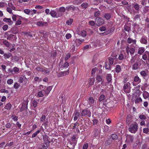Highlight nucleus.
Instances as JSON below:
<instances>
[{
  "label": "nucleus",
  "instance_id": "obj_1",
  "mask_svg": "<svg viewBox=\"0 0 149 149\" xmlns=\"http://www.w3.org/2000/svg\"><path fill=\"white\" fill-rule=\"evenodd\" d=\"M138 126L136 122H134L130 125L128 128L129 131L132 133H135L138 131Z\"/></svg>",
  "mask_w": 149,
  "mask_h": 149
},
{
  "label": "nucleus",
  "instance_id": "obj_2",
  "mask_svg": "<svg viewBox=\"0 0 149 149\" xmlns=\"http://www.w3.org/2000/svg\"><path fill=\"white\" fill-rule=\"evenodd\" d=\"M131 84L130 82H127L126 84H124L123 86V89L124 92L126 93H129L131 90Z\"/></svg>",
  "mask_w": 149,
  "mask_h": 149
},
{
  "label": "nucleus",
  "instance_id": "obj_3",
  "mask_svg": "<svg viewBox=\"0 0 149 149\" xmlns=\"http://www.w3.org/2000/svg\"><path fill=\"white\" fill-rule=\"evenodd\" d=\"M91 113L90 110L88 109H83L81 111V116H87L90 117L91 116Z\"/></svg>",
  "mask_w": 149,
  "mask_h": 149
},
{
  "label": "nucleus",
  "instance_id": "obj_4",
  "mask_svg": "<svg viewBox=\"0 0 149 149\" xmlns=\"http://www.w3.org/2000/svg\"><path fill=\"white\" fill-rule=\"evenodd\" d=\"M95 100L91 97H89L87 100V103L86 106L88 108H90L91 107H93L95 105Z\"/></svg>",
  "mask_w": 149,
  "mask_h": 149
},
{
  "label": "nucleus",
  "instance_id": "obj_5",
  "mask_svg": "<svg viewBox=\"0 0 149 149\" xmlns=\"http://www.w3.org/2000/svg\"><path fill=\"white\" fill-rule=\"evenodd\" d=\"M40 119V122H44L42 125L46 127L47 126L49 122L48 119L46 118V116L44 115H42Z\"/></svg>",
  "mask_w": 149,
  "mask_h": 149
},
{
  "label": "nucleus",
  "instance_id": "obj_6",
  "mask_svg": "<svg viewBox=\"0 0 149 149\" xmlns=\"http://www.w3.org/2000/svg\"><path fill=\"white\" fill-rule=\"evenodd\" d=\"M141 80L137 76H135L134 78L133 81L132 82V85L135 86L141 82Z\"/></svg>",
  "mask_w": 149,
  "mask_h": 149
},
{
  "label": "nucleus",
  "instance_id": "obj_7",
  "mask_svg": "<svg viewBox=\"0 0 149 149\" xmlns=\"http://www.w3.org/2000/svg\"><path fill=\"white\" fill-rule=\"evenodd\" d=\"M28 102V101L27 99L26 100H24L22 104V107L20 109V112H22L24 110L27 109V105Z\"/></svg>",
  "mask_w": 149,
  "mask_h": 149
},
{
  "label": "nucleus",
  "instance_id": "obj_8",
  "mask_svg": "<svg viewBox=\"0 0 149 149\" xmlns=\"http://www.w3.org/2000/svg\"><path fill=\"white\" fill-rule=\"evenodd\" d=\"M6 39L12 42H15L16 41V36L13 34H8L7 36Z\"/></svg>",
  "mask_w": 149,
  "mask_h": 149
},
{
  "label": "nucleus",
  "instance_id": "obj_9",
  "mask_svg": "<svg viewBox=\"0 0 149 149\" xmlns=\"http://www.w3.org/2000/svg\"><path fill=\"white\" fill-rule=\"evenodd\" d=\"M95 22L96 23V24L99 26L104 23V20L100 17H97L95 19Z\"/></svg>",
  "mask_w": 149,
  "mask_h": 149
},
{
  "label": "nucleus",
  "instance_id": "obj_10",
  "mask_svg": "<svg viewBox=\"0 0 149 149\" xmlns=\"http://www.w3.org/2000/svg\"><path fill=\"white\" fill-rule=\"evenodd\" d=\"M88 30L91 31V32L92 33H93V31L91 30L90 29H87L86 30H83L81 31H80L79 32V34L81 36L83 37H86L87 35H88L87 33V31H88Z\"/></svg>",
  "mask_w": 149,
  "mask_h": 149
},
{
  "label": "nucleus",
  "instance_id": "obj_11",
  "mask_svg": "<svg viewBox=\"0 0 149 149\" xmlns=\"http://www.w3.org/2000/svg\"><path fill=\"white\" fill-rule=\"evenodd\" d=\"M49 14L52 16L57 18L62 16L63 14V13H59L57 15L56 12L54 10H51L49 13Z\"/></svg>",
  "mask_w": 149,
  "mask_h": 149
},
{
  "label": "nucleus",
  "instance_id": "obj_12",
  "mask_svg": "<svg viewBox=\"0 0 149 149\" xmlns=\"http://www.w3.org/2000/svg\"><path fill=\"white\" fill-rule=\"evenodd\" d=\"M147 40V37L146 36H143L141 37L140 41L141 44L147 45L148 44V41Z\"/></svg>",
  "mask_w": 149,
  "mask_h": 149
},
{
  "label": "nucleus",
  "instance_id": "obj_13",
  "mask_svg": "<svg viewBox=\"0 0 149 149\" xmlns=\"http://www.w3.org/2000/svg\"><path fill=\"white\" fill-rule=\"evenodd\" d=\"M49 145L45 143H42L38 146V149H47Z\"/></svg>",
  "mask_w": 149,
  "mask_h": 149
},
{
  "label": "nucleus",
  "instance_id": "obj_14",
  "mask_svg": "<svg viewBox=\"0 0 149 149\" xmlns=\"http://www.w3.org/2000/svg\"><path fill=\"white\" fill-rule=\"evenodd\" d=\"M84 39L80 40L79 39H77L75 40H73V42L75 43L76 46L79 47L84 41Z\"/></svg>",
  "mask_w": 149,
  "mask_h": 149
},
{
  "label": "nucleus",
  "instance_id": "obj_15",
  "mask_svg": "<svg viewBox=\"0 0 149 149\" xmlns=\"http://www.w3.org/2000/svg\"><path fill=\"white\" fill-rule=\"evenodd\" d=\"M51 89V87H48L42 90L45 95L47 96L48 95Z\"/></svg>",
  "mask_w": 149,
  "mask_h": 149
},
{
  "label": "nucleus",
  "instance_id": "obj_16",
  "mask_svg": "<svg viewBox=\"0 0 149 149\" xmlns=\"http://www.w3.org/2000/svg\"><path fill=\"white\" fill-rule=\"evenodd\" d=\"M49 136L46 134L43 136V140L44 143L49 145L50 141L48 140Z\"/></svg>",
  "mask_w": 149,
  "mask_h": 149
},
{
  "label": "nucleus",
  "instance_id": "obj_17",
  "mask_svg": "<svg viewBox=\"0 0 149 149\" xmlns=\"http://www.w3.org/2000/svg\"><path fill=\"white\" fill-rule=\"evenodd\" d=\"M3 21L5 22H7L9 25H12L13 24V22L10 18H4Z\"/></svg>",
  "mask_w": 149,
  "mask_h": 149
},
{
  "label": "nucleus",
  "instance_id": "obj_18",
  "mask_svg": "<svg viewBox=\"0 0 149 149\" xmlns=\"http://www.w3.org/2000/svg\"><path fill=\"white\" fill-rule=\"evenodd\" d=\"M106 79L108 82V84L111 83L112 80V76L111 74H107L106 76Z\"/></svg>",
  "mask_w": 149,
  "mask_h": 149
},
{
  "label": "nucleus",
  "instance_id": "obj_19",
  "mask_svg": "<svg viewBox=\"0 0 149 149\" xmlns=\"http://www.w3.org/2000/svg\"><path fill=\"white\" fill-rule=\"evenodd\" d=\"M136 40L135 39L133 40L130 37L128 38L127 39V42L129 44L132 43L133 44L136 45Z\"/></svg>",
  "mask_w": 149,
  "mask_h": 149
},
{
  "label": "nucleus",
  "instance_id": "obj_20",
  "mask_svg": "<svg viewBox=\"0 0 149 149\" xmlns=\"http://www.w3.org/2000/svg\"><path fill=\"white\" fill-rule=\"evenodd\" d=\"M36 24L39 26H47V23L46 22L39 21L37 22Z\"/></svg>",
  "mask_w": 149,
  "mask_h": 149
},
{
  "label": "nucleus",
  "instance_id": "obj_21",
  "mask_svg": "<svg viewBox=\"0 0 149 149\" xmlns=\"http://www.w3.org/2000/svg\"><path fill=\"white\" fill-rule=\"evenodd\" d=\"M74 121L78 119V117L80 116L81 115L79 112L78 111H76L74 113Z\"/></svg>",
  "mask_w": 149,
  "mask_h": 149
},
{
  "label": "nucleus",
  "instance_id": "obj_22",
  "mask_svg": "<svg viewBox=\"0 0 149 149\" xmlns=\"http://www.w3.org/2000/svg\"><path fill=\"white\" fill-rule=\"evenodd\" d=\"M145 49L144 48L141 47L139 48L138 54L140 55L142 54L145 52Z\"/></svg>",
  "mask_w": 149,
  "mask_h": 149
},
{
  "label": "nucleus",
  "instance_id": "obj_23",
  "mask_svg": "<svg viewBox=\"0 0 149 149\" xmlns=\"http://www.w3.org/2000/svg\"><path fill=\"white\" fill-rule=\"evenodd\" d=\"M139 68L140 66L138 63L136 62L132 65V68L133 70H136L139 69Z\"/></svg>",
  "mask_w": 149,
  "mask_h": 149
},
{
  "label": "nucleus",
  "instance_id": "obj_24",
  "mask_svg": "<svg viewBox=\"0 0 149 149\" xmlns=\"http://www.w3.org/2000/svg\"><path fill=\"white\" fill-rule=\"evenodd\" d=\"M111 17V15L110 13H105L104 14L103 17L107 20L109 19Z\"/></svg>",
  "mask_w": 149,
  "mask_h": 149
},
{
  "label": "nucleus",
  "instance_id": "obj_25",
  "mask_svg": "<svg viewBox=\"0 0 149 149\" xmlns=\"http://www.w3.org/2000/svg\"><path fill=\"white\" fill-rule=\"evenodd\" d=\"M3 56L4 57V58L5 59H7L9 58L10 57L12 56L11 54L10 53H4Z\"/></svg>",
  "mask_w": 149,
  "mask_h": 149
},
{
  "label": "nucleus",
  "instance_id": "obj_26",
  "mask_svg": "<svg viewBox=\"0 0 149 149\" xmlns=\"http://www.w3.org/2000/svg\"><path fill=\"white\" fill-rule=\"evenodd\" d=\"M133 6L134 9L137 11L136 12L139 13L140 8L139 5L138 4L136 3Z\"/></svg>",
  "mask_w": 149,
  "mask_h": 149
},
{
  "label": "nucleus",
  "instance_id": "obj_27",
  "mask_svg": "<svg viewBox=\"0 0 149 149\" xmlns=\"http://www.w3.org/2000/svg\"><path fill=\"white\" fill-rule=\"evenodd\" d=\"M94 16L95 17H98L100 14V11L97 9H94Z\"/></svg>",
  "mask_w": 149,
  "mask_h": 149
},
{
  "label": "nucleus",
  "instance_id": "obj_28",
  "mask_svg": "<svg viewBox=\"0 0 149 149\" xmlns=\"http://www.w3.org/2000/svg\"><path fill=\"white\" fill-rule=\"evenodd\" d=\"M142 95L143 98L145 99H146L149 97V93L146 91L143 92Z\"/></svg>",
  "mask_w": 149,
  "mask_h": 149
},
{
  "label": "nucleus",
  "instance_id": "obj_29",
  "mask_svg": "<svg viewBox=\"0 0 149 149\" xmlns=\"http://www.w3.org/2000/svg\"><path fill=\"white\" fill-rule=\"evenodd\" d=\"M116 72L117 73H119L120 72L121 70V68L120 65H117L116 66L115 68Z\"/></svg>",
  "mask_w": 149,
  "mask_h": 149
},
{
  "label": "nucleus",
  "instance_id": "obj_30",
  "mask_svg": "<svg viewBox=\"0 0 149 149\" xmlns=\"http://www.w3.org/2000/svg\"><path fill=\"white\" fill-rule=\"evenodd\" d=\"M132 45H131L130 48H129V52L130 54L131 55L133 54L135 51V48L134 47H134H131V46Z\"/></svg>",
  "mask_w": 149,
  "mask_h": 149
},
{
  "label": "nucleus",
  "instance_id": "obj_31",
  "mask_svg": "<svg viewBox=\"0 0 149 149\" xmlns=\"http://www.w3.org/2000/svg\"><path fill=\"white\" fill-rule=\"evenodd\" d=\"M142 102V99L141 97H136L135 99V103L136 104H138Z\"/></svg>",
  "mask_w": 149,
  "mask_h": 149
},
{
  "label": "nucleus",
  "instance_id": "obj_32",
  "mask_svg": "<svg viewBox=\"0 0 149 149\" xmlns=\"http://www.w3.org/2000/svg\"><path fill=\"white\" fill-rule=\"evenodd\" d=\"M139 118L142 120H145L146 118V115L143 114V113L140 114L139 116Z\"/></svg>",
  "mask_w": 149,
  "mask_h": 149
},
{
  "label": "nucleus",
  "instance_id": "obj_33",
  "mask_svg": "<svg viewBox=\"0 0 149 149\" xmlns=\"http://www.w3.org/2000/svg\"><path fill=\"white\" fill-rule=\"evenodd\" d=\"M12 107V105L10 103H7L4 107V108L7 110L10 109Z\"/></svg>",
  "mask_w": 149,
  "mask_h": 149
},
{
  "label": "nucleus",
  "instance_id": "obj_34",
  "mask_svg": "<svg viewBox=\"0 0 149 149\" xmlns=\"http://www.w3.org/2000/svg\"><path fill=\"white\" fill-rule=\"evenodd\" d=\"M124 29L125 31L129 32L131 29L130 27L127 24H125L124 26Z\"/></svg>",
  "mask_w": 149,
  "mask_h": 149
},
{
  "label": "nucleus",
  "instance_id": "obj_35",
  "mask_svg": "<svg viewBox=\"0 0 149 149\" xmlns=\"http://www.w3.org/2000/svg\"><path fill=\"white\" fill-rule=\"evenodd\" d=\"M149 10V6H145L143 8V12L144 14L147 13Z\"/></svg>",
  "mask_w": 149,
  "mask_h": 149
},
{
  "label": "nucleus",
  "instance_id": "obj_36",
  "mask_svg": "<svg viewBox=\"0 0 149 149\" xmlns=\"http://www.w3.org/2000/svg\"><path fill=\"white\" fill-rule=\"evenodd\" d=\"M140 74L143 78L145 77L147 75V72L144 70H143L141 71L140 72Z\"/></svg>",
  "mask_w": 149,
  "mask_h": 149
},
{
  "label": "nucleus",
  "instance_id": "obj_37",
  "mask_svg": "<svg viewBox=\"0 0 149 149\" xmlns=\"http://www.w3.org/2000/svg\"><path fill=\"white\" fill-rule=\"evenodd\" d=\"M140 91L139 90H136L134 93V95L135 98L139 97L140 95Z\"/></svg>",
  "mask_w": 149,
  "mask_h": 149
},
{
  "label": "nucleus",
  "instance_id": "obj_38",
  "mask_svg": "<svg viewBox=\"0 0 149 149\" xmlns=\"http://www.w3.org/2000/svg\"><path fill=\"white\" fill-rule=\"evenodd\" d=\"M75 9V7L73 6H69L66 8V10L68 11H70L71 10H73Z\"/></svg>",
  "mask_w": 149,
  "mask_h": 149
},
{
  "label": "nucleus",
  "instance_id": "obj_39",
  "mask_svg": "<svg viewBox=\"0 0 149 149\" xmlns=\"http://www.w3.org/2000/svg\"><path fill=\"white\" fill-rule=\"evenodd\" d=\"M118 58L119 60L122 61L125 59L123 54L122 53H120L118 55Z\"/></svg>",
  "mask_w": 149,
  "mask_h": 149
},
{
  "label": "nucleus",
  "instance_id": "obj_40",
  "mask_svg": "<svg viewBox=\"0 0 149 149\" xmlns=\"http://www.w3.org/2000/svg\"><path fill=\"white\" fill-rule=\"evenodd\" d=\"M108 59L109 62V64L110 65H112L114 63V59L112 57H109L108 58Z\"/></svg>",
  "mask_w": 149,
  "mask_h": 149
},
{
  "label": "nucleus",
  "instance_id": "obj_41",
  "mask_svg": "<svg viewBox=\"0 0 149 149\" xmlns=\"http://www.w3.org/2000/svg\"><path fill=\"white\" fill-rule=\"evenodd\" d=\"M73 20L72 18L69 19L66 21V24L68 25H71L73 22Z\"/></svg>",
  "mask_w": 149,
  "mask_h": 149
},
{
  "label": "nucleus",
  "instance_id": "obj_42",
  "mask_svg": "<svg viewBox=\"0 0 149 149\" xmlns=\"http://www.w3.org/2000/svg\"><path fill=\"white\" fill-rule=\"evenodd\" d=\"M3 43L5 46L8 47H9L10 45L9 42L6 40H4Z\"/></svg>",
  "mask_w": 149,
  "mask_h": 149
},
{
  "label": "nucleus",
  "instance_id": "obj_43",
  "mask_svg": "<svg viewBox=\"0 0 149 149\" xmlns=\"http://www.w3.org/2000/svg\"><path fill=\"white\" fill-rule=\"evenodd\" d=\"M41 130H38L36 132H34L32 136V138H33L36 136L39 133Z\"/></svg>",
  "mask_w": 149,
  "mask_h": 149
},
{
  "label": "nucleus",
  "instance_id": "obj_44",
  "mask_svg": "<svg viewBox=\"0 0 149 149\" xmlns=\"http://www.w3.org/2000/svg\"><path fill=\"white\" fill-rule=\"evenodd\" d=\"M96 80L97 81L99 82H101L102 81V76L100 75H97L96 77Z\"/></svg>",
  "mask_w": 149,
  "mask_h": 149
},
{
  "label": "nucleus",
  "instance_id": "obj_45",
  "mask_svg": "<svg viewBox=\"0 0 149 149\" xmlns=\"http://www.w3.org/2000/svg\"><path fill=\"white\" fill-rule=\"evenodd\" d=\"M111 65H110V64L106 62L105 63V68L107 70L111 69Z\"/></svg>",
  "mask_w": 149,
  "mask_h": 149
},
{
  "label": "nucleus",
  "instance_id": "obj_46",
  "mask_svg": "<svg viewBox=\"0 0 149 149\" xmlns=\"http://www.w3.org/2000/svg\"><path fill=\"white\" fill-rule=\"evenodd\" d=\"M25 79H26V77L24 76L20 77H19L18 82L20 83H22L24 80Z\"/></svg>",
  "mask_w": 149,
  "mask_h": 149
},
{
  "label": "nucleus",
  "instance_id": "obj_47",
  "mask_svg": "<svg viewBox=\"0 0 149 149\" xmlns=\"http://www.w3.org/2000/svg\"><path fill=\"white\" fill-rule=\"evenodd\" d=\"M22 19V17L20 16V18L16 22L15 25H18L21 24L22 23V21H21V19Z\"/></svg>",
  "mask_w": 149,
  "mask_h": 149
},
{
  "label": "nucleus",
  "instance_id": "obj_48",
  "mask_svg": "<svg viewBox=\"0 0 149 149\" xmlns=\"http://www.w3.org/2000/svg\"><path fill=\"white\" fill-rule=\"evenodd\" d=\"M105 99V96L104 95L102 94L100 95L99 98V101H103Z\"/></svg>",
  "mask_w": 149,
  "mask_h": 149
},
{
  "label": "nucleus",
  "instance_id": "obj_49",
  "mask_svg": "<svg viewBox=\"0 0 149 149\" xmlns=\"http://www.w3.org/2000/svg\"><path fill=\"white\" fill-rule=\"evenodd\" d=\"M66 8L65 9V7H61L59 8V11L58 12V13H61L62 12H64L65 11Z\"/></svg>",
  "mask_w": 149,
  "mask_h": 149
},
{
  "label": "nucleus",
  "instance_id": "obj_50",
  "mask_svg": "<svg viewBox=\"0 0 149 149\" xmlns=\"http://www.w3.org/2000/svg\"><path fill=\"white\" fill-rule=\"evenodd\" d=\"M82 2L81 0H74L73 1V3L76 5H78L81 3Z\"/></svg>",
  "mask_w": 149,
  "mask_h": 149
},
{
  "label": "nucleus",
  "instance_id": "obj_51",
  "mask_svg": "<svg viewBox=\"0 0 149 149\" xmlns=\"http://www.w3.org/2000/svg\"><path fill=\"white\" fill-rule=\"evenodd\" d=\"M128 78L127 77H124L123 78V84H126L127 82V81L128 80Z\"/></svg>",
  "mask_w": 149,
  "mask_h": 149
},
{
  "label": "nucleus",
  "instance_id": "obj_52",
  "mask_svg": "<svg viewBox=\"0 0 149 149\" xmlns=\"http://www.w3.org/2000/svg\"><path fill=\"white\" fill-rule=\"evenodd\" d=\"M38 103L35 100L33 101L32 102V104L33 107L34 108H36L37 107Z\"/></svg>",
  "mask_w": 149,
  "mask_h": 149
},
{
  "label": "nucleus",
  "instance_id": "obj_53",
  "mask_svg": "<svg viewBox=\"0 0 149 149\" xmlns=\"http://www.w3.org/2000/svg\"><path fill=\"white\" fill-rule=\"evenodd\" d=\"M24 12L26 14L29 15L31 14V11L29 9H25L24 10Z\"/></svg>",
  "mask_w": 149,
  "mask_h": 149
},
{
  "label": "nucleus",
  "instance_id": "obj_54",
  "mask_svg": "<svg viewBox=\"0 0 149 149\" xmlns=\"http://www.w3.org/2000/svg\"><path fill=\"white\" fill-rule=\"evenodd\" d=\"M12 119L14 121L17 122V121L18 119V117L15 116L13 115L11 117Z\"/></svg>",
  "mask_w": 149,
  "mask_h": 149
},
{
  "label": "nucleus",
  "instance_id": "obj_55",
  "mask_svg": "<svg viewBox=\"0 0 149 149\" xmlns=\"http://www.w3.org/2000/svg\"><path fill=\"white\" fill-rule=\"evenodd\" d=\"M118 137L117 135L116 134H113L111 135V137L113 140L117 139Z\"/></svg>",
  "mask_w": 149,
  "mask_h": 149
},
{
  "label": "nucleus",
  "instance_id": "obj_56",
  "mask_svg": "<svg viewBox=\"0 0 149 149\" xmlns=\"http://www.w3.org/2000/svg\"><path fill=\"white\" fill-rule=\"evenodd\" d=\"M81 6L82 7L86 9L88 6V4L86 3H84L81 4Z\"/></svg>",
  "mask_w": 149,
  "mask_h": 149
},
{
  "label": "nucleus",
  "instance_id": "obj_57",
  "mask_svg": "<svg viewBox=\"0 0 149 149\" xmlns=\"http://www.w3.org/2000/svg\"><path fill=\"white\" fill-rule=\"evenodd\" d=\"M111 143V142L110 140L109 139H108L106 141L105 145L106 146H107Z\"/></svg>",
  "mask_w": 149,
  "mask_h": 149
},
{
  "label": "nucleus",
  "instance_id": "obj_58",
  "mask_svg": "<svg viewBox=\"0 0 149 149\" xmlns=\"http://www.w3.org/2000/svg\"><path fill=\"white\" fill-rule=\"evenodd\" d=\"M42 72H43L44 73L46 74L48 73L49 72V71L47 69V68H43V70H42Z\"/></svg>",
  "mask_w": 149,
  "mask_h": 149
},
{
  "label": "nucleus",
  "instance_id": "obj_59",
  "mask_svg": "<svg viewBox=\"0 0 149 149\" xmlns=\"http://www.w3.org/2000/svg\"><path fill=\"white\" fill-rule=\"evenodd\" d=\"M44 93L43 92V91L42 90L41 91L39 92L37 94V95L39 97H42L44 95Z\"/></svg>",
  "mask_w": 149,
  "mask_h": 149
},
{
  "label": "nucleus",
  "instance_id": "obj_60",
  "mask_svg": "<svg viewBox=\"0 0 149 149\" xmlns=\"http://www.w3.org/2000/svg\"><path fill=\"white\" fill-rule=\"evenodd\" d=\"M20 84L17 82H16L15 83L13 87L15 89L18 88L20 86Z\"/></svg>",
  "mask_w": 149,
  "mask_h": 149
},
{
  "label": "nucleus",
  "instance_id": "obj_61",
  "mask_svg": "<svg viewBox=\"0 0 149 149\" xmlns=\"http://www.w3.org/2000/svg\"><path fill=\"white\" fill-rule=\"evenodd\" d=\"M13 81L12 79H8L7 81V83L9 85H10L13 83Z\"/></svg>",
  "mask_w": 149,
  "mask_h": 149
},
{
  "label": "nucleus",
  "instance_id": "obj_62",
  "mask_svg": "<svg viewBox=\"0 0 149 149\" xmlns=\"http://www.w3.org/2000/svg\"><path fill=\"white\" fill-rule=\"evenodd\" d=\"M106 29V27L104 26H102L100 27L99 28V30L101 32L105 31Z\"/></svg>",
  "mask_w": 149,
  "mask_h": 149
},
{
  "label": "nucleus",
  "instance_id": "obj_63",
  "mask_svg": "<svg viewBox=\"0 0 149 149\" xmlns=\"http://www.w3.org/2000/svg\"><path fill=\"white\" fill-rule=\"evenodd\" d=\"M147 0H142L141 1V3L142 6H145L146 5Z\"/></svg>",
  "mask_w": 149,
  "mask_h": 149
},
{
  "label": "nucleus",
  "instance_id": "obj_64",
  "mask_svg": "<svg viewBox=\"0 0 149 149\" xmlns=\"http://www.w3.org/2000/svg\"><path fill=\"white\" fill-rule=\"evenodd\" d=\"M89 25L91 26H94L95 24V22L93 20H91L89 22Z\"/></svg>",
  "mask_w": 149,
  "mask_h": 149
}]
</instances>
